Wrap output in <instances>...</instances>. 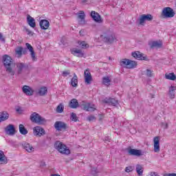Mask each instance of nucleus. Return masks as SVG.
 I'll list each match as a JSON object with an SVG mask.
<instances>
[{
  "instance_id": "obj_1",
  "label": "nucleus",
  "mask_w": 176,
  "mask_h": 176,
  "mask_svg": "<svg viewBox=\"0 0 176 176\" xmlns=\"http://www.w3.org/2000/svg\"><path fill=\"white\" fill-rule=\"evenodd\" d=\"M3 64L6 68V72L11 75V76H14V74H16V72L13 70V67L15 65L13 58H12L9 55L5 54L3 56Z\"/></svg>"
},
{
  "instance_id": "obj_2",
  "label": "nucleus",
  "mask_w": 176,
  "mask_h": 176,
  "mask_svg": "<svg viewBox=\"0 0 176 176\" xmlns=\"http://www.w3.org/2000/svg\"><path fill=\"white\" fill-rule=\"evenodd\" d=\"M30 120L32 123H36L37 124H45L47 122L46 119L36 112H34L30 115Z\"/></svg>"
},
{
  "instance_id": "obj_3",
  "label": "nucleus",
  "mask_w": 176,
  "mask_h": 176,
  "mask_svg": "<svg viewBox=\"0 0 176 176\" xmlns=\"http://www.w3.org/2000/svg\"><path fill=\"white\" fill-rule=\"evenodd\" d=\"M100 38L104 42H108L109 43H113L115 41H116V37L113 32L111 31H107L104 32L101 36Z\"/></svg>"
},
{
  "instance_id": "obj_4",
  "label": "nucleus",
  "mask_w": 176,
  "mask_h": 176,
  "mask_svg": "<svg viewBox=\"0 0 176 176\" xmlns=\"http://www.w3.org/2000/svg\"><path fill=\"white\" fill-rule=\"evenodd\" d=\"M54 147L55 149L58 151V152L63 155H69V153H71L69 148H68L65 144L61 143L59 141L55 142Z\"/></svg>"
},
{
  "instance_id": "obj_5",
  "label": "nucleus",
  "mask_w": 176,
  "mask_h": 176,
  "mask_svg": "<svg viewBox=\"0 0 176 176\" xmlns=\"http://www.w3.org/2000/svg\"><path fill=\"white\" fill-rule=\"evenodd\" d=\"M162 16L164 19H171L175 16V12L173 8L166 7L162 10Z\"/></svg>"
},
{
  "instance_id": "obj_6",
  "label": "nucleus",
  "mask_w": 176,
  "mask_h": 176,
  "mask_svg": "<svg viewBox=\"0 0 176 176\" xmlns=\"http://www.w3.org/2000/svg\"><path fill=\"white\" fill-rule=\"evenodd\" d=\"M15 65L16 75H21L24 74V71L28 68V65L24 63H16Z\"/></svg>"
},
{
  "instance_id": "obj_7",
  "label": "nucleus",
  "mask_w": 176,
  "mask_h": 176,
  "mask_svg": "<svg viewBox=\"0 0 176 176\" xmlns=\"http://www.w3.org/2000/svg\"><path fill=\"white\" fill-rule=\"evenodd\" d=\"M54 127L56 131H65V130L68 129V124L63 121H56Z\"/></svg>"
},
{
  "instance_id": "obj_8",
  "label": "nucleus",
  "mask_w": 176,
  "mask_h": 176,
  "mask_svg": "<svg viewBox=\"0 0 176 176\" xmlns=\"http://www.w3.org/2000/svg\"><path fill=\"white\" fill-rule=\"evenodd\" d=\"M152 20H153V16H152V14H142L140 16L139 24L144 25L146 21H152Z\"/></svg>"
},
{
  "instance_id": "obj_9",
  "label": "nucleus",
  "mask_w": 176,
  "mask_h": 176,
  "mask_svg": "<svg viewBox=\"0 0 176 176\" xmlns=\"http://www.w3.org/2000/svg\"><path fill=\"white\" fill-rule=\"evenodd\" d=\"M33 133L36 137H42V135H45V134H46V131H45V129L40 126H36L34 127Z\"/></svg>"
},
{
  "instance_id": "obj_10",
  "label": "nucleus",
  "mask_w": 176,
  "mask_h": 176,
  "mask_svg": "<svg viewBox=\"0 0 176 176\" xmlns=\"http://www.w3.org/2000/svg\"><path fill=\"white\" fill-rule=\"evenodd\" d=\"M84 78L86 85L91 84V80H93V78L91 77V74L90 73V70L89 69L85 70Z\"/></svg>"
},
{
  "instance_id": "obj_11",
  "label": "nucleus",
  "mask_w": 176,
  "mask_h": 176,
  "mask_svg": "<svg viewBox=\"0 0 176 176\" xmlns=\"http://www.w3.org/2000/svg\"><path fill=\"white\" fill-rule=\"evenodd\" d=\"M154 142V152L155 153H158L160 152V138L159 136H156L153 138Z\"/></svg>"
},
{
  "instance_id": "obj_12",
  "label": "nucleus",
  "mask_w": 176,
  "mask_h": 176,
  "mask_svg": "<svg viewBox=\"0 0 176 176\" xmlns=\"http://www.w3.org/2000/svg\"><path fill=\"white\" fill-rule=\"evenodd\" d=\"M6 134L8 135H14L16 134V129L14 125L9 124L5 128Z\"/></svg>"
},
{
  "instance_id": "obj_13",
  "label": "nucleus",
  "mask_w": 176,
  "mask_h": 176,
  "mask_svg": "<svg viewBox=\"0 0 176 176\" xmlns=\"http://www.w3.org/2000/svg\"><path fill=\"white\" fill-rule=\"evenodd\" d=\"M82 109L88 112H94L96 110V105L90 103H85L82 104Z\"/></svg>"
},
{
  "instance_id": "obj_14",
  "label": "nucleus",
  "mask_w": 176,
  "mask_h": 176,
  "mask_svg": "<svg viewBox=\"0 0 176 176\" xmlns=\"http://www.w3.org/2000/svg\"><path fill=\"white\" fill-rule=\"evenodd\" d=\"M25 46L28 50H29V52H30V56L32 61H36V56H35V51L34 50V47H32V45H31V44L28 43H26Z\"/></svg>"
},
{
  "instance_id": "obj_15",
  "label": "nucleus",
  "mask_w": 176,
  "mask_h": 176,
  "mask_svg": "<svg viewBox=\"0 0 176 176\" xmlns=\"http://www.w3.org/2000/svg\"><path fill=\"white\" fill-rule=\"evenodd\" d=\"M102 102H104V104H109V105H113V107H116L119 104L118 100L112 98H106L102 100Z\"/></svg>"
},
{
  "instance_id": "obj_16",
  "label": "nucleus",
  "mask_w": 176,
  "mask_h": 176,
  "mask_svg": "<svg viewBox=\"0 0 176 176\" xmlns=\"http://www.w3.org/2000/svg\"><path fill=\"white\" fill-rule=\"evenodd\" d=\"M132 56L134 58H136V60H144V61L148 60V58L146 56H144V54L138 51L132 52Z\"/></svg>"
},
{
  "instance_id": "obj_17",
  "label": "nucleus",
  "mask_w": 176,
  "mask_h": 176,
  "mask_svg": "<svg viewBox=\"0 0 176 176\" xmlns=\"http://www.w3.org/2000/svg\"><path fill=\"white\" fill-rule=\"evenodd\" d=\"M128 153L129 155H131V156H142V151H141V150H137L131 148L128 149Z\"/></svg>"
},
{
  "instance_id": "obj_18",
  "label": "nucleus",
  "mask_w": 176,
  "mask_h": 176,
  "mask_svg": "<svg viewBox=\"0 0 176 176\" xmlns=\"http://www.w3.org/2000/svg\"><path fill=\"white\" fill-rule=\"evenodd\" d=\"M22 91L26 96H33L34 90L28 85H24L22 87Z\"/></svg>"
},
{
  "instance_id": "obj_19",
  "label": "nucleus",
  "mask_w": 176,
  "mask_h": 176,
  "mask_svg": "<svg viewBox=\"0 0 176 176\" xmlns=\"http://www.w3.org/2000/svg\"><path fill=\"white\" fill-rule=\"evenodd\" d=\"M91 16L96 23H102V19H101V16L98 12H96V11H91Z\"/></svg>"
},
{
  "instance_id": "obj_20",
  "label": "nucleus",
  "mask_w": 176,
  "mask_h": 176,
  "mask_svg": "<svg viewBox=\"0 0 176 176\" xmlns=\"http://www.w3.org/2000/svg\"><path fill=\"white\" fill-rule=\"evenodd\" d=\"M85 12L83 11H80V13H78V19H79L80 20L78 21V24H80V25H83L84 24H85L86 21H85Z\"/></svg>"
},
{
  "instance_id": "obj_21",
  "label": "nucleus",
  "mask_w": 176,
  "mask_h": 176,
  "mask_svg": "<svg viewBox=\"0 0 176 176\" xmlns=\"http://www.w3.org/2000/svg\"><path fill=\"white\" fill-rule=\"evenodd\" d=\"M39 24L41 30H47L50 25V23H49V21L46 19L41 20Z\"/></svg>"
},
{
  "instance_id": "obj_22",
  "label": "nucleus",
  "mask_w": 176,
  "mask_h": 176,
  "mask_svg": "<svg viewBox=\"0 0 176 176\" xmlns=\"http://www.w3.org/2000/svg\"><path fill=\"white\" fill-rule=\"evenodd\" d=\"M162 46H163V43H162V41H153L151 44H150V47L151 49H155V47L156 49H160V47H162Z\"/></svg>"
},
{
  "instance_id": "obj_23",
  "label": "nucleus",
  "mask_w": 176,
  "mask_h": 176,
  "mask_svg": "<svg viewBox=\"0 0 176 176\" xmlns=\"http://www.w3.org/2000/svg\"><path fill=\"white\" fill-rule=\"evenodd\" d=\"M0 164H8V157L3 151L0 150Z\"/></svg>"
},
{
  "instance_id": "obj_24",
  "label": "nucleus",
  "mask_w": 176,
  "mask_h": 176,
  "mask_svg": "<svg viewBox=\"0 0 176 176\" xmlns=\"http://www.w3.org/2000/svg\"><path fill=\"white\" fill-rule=\"evenodd\" d=\"M27 21L28 24H29L30 27H31L32 28H35V27H36V23H35V19L31 16L28 15Z\"/></svg>"
},
{
  "instance_id": "obj_25",
  "label": "nucleus",
  "mask_w": 176,
  "mask_h": 176,
  "mask_svg": "<svg viewBox=\"0 0 176 176\" xmlns=\"http://www.w3.org/2000/svg\"><path fill=\"white\" fill-rule=\"evenodd\" d=\"M9 119V114L8 111H2L0 112V123L1 122H5V120H8Z\"/></svg>"
},
{
  "instance_id": "obj_26",
  "label": "nucleus",
  "mask_w": 176,
  "mask_h": 176,
  "mask_svg": "<svg viewBox=\"0 0 176 176\" xmlns=\"http://www.w3.org/2000/svg\"><path fill=\"white\" fill-rule=\"evenodd\" d=\"M175 90H176V87L175 86H170L169 87V91L168 94L170 98L171 99L175 98Z\"/></svg>"
},
{
  "instance_id": "obj_27",
  "label": "nucleus",
  "mask_w": 176,
  "mask_h": 176,
  "mask_svg": "<svg viewBox=\"0 0 176 176\" xmlns=\"http://www.w3.org/2000/svg\"><path fill=\"white\" fill-rule=\"evenodd\" d=\"M23 146L24 149H25V151H27V152H28L29 153H31V152H34V151H35V148L32 147V146L29 143H24L23 144Z\"/></svg>"
},
{
  "instance_id": "obj_28",
  "label": "nucleus",
  "mask_w": 176,
  "mask_h": 176,
  "mask_svg": "<svg viewBox=\"0 0 176 176\" xmlns=\"http://www.w3.org/2000/svg\"><path fill=\"white\" fill-rule=\"evenodd\" d=\"M135 67H137V62L129 59L126 68L133 69V68H135Z\"/></svg>"
},
{
  "instance_id": "obj_29",
  "label": "nucleus",
  "mask_w": 176,
  "mask_h": 176,
  "mask_svg": "<svg viewBox=\"0 0 176 176\" xmlns=\"http://www.w3.org/2000/svg\"><path fill=\"white\" fill-rule=\"evenodd\" d=\"M71 85L72 87H78V76H76V74H74V76L71 80Z\"/></svg>"
},
{
  "instance_id": "obj_30",
  "label": "nucleus",
  "mask_w": 176,
  "mask_h": 176,
  "mask_svg": "<svg viewBox=\"0 0 176 176\" xmlns=\"http://www.w3.org/2000/svg\"><path fill=\"white\" fill-rule=\"evenodd\" d=\"M72 54L76 57H83V52L80 50L75 49L72 51Z\"/></svg>"
},
{
  "instance_id": "obj_31",
  "label": "nucleus",
  "mask_w": 176,
  "mask_h": 176,
  "mask_svg": "<svg viewBox=\"0 0 176 176\" xmlns=\"http://www.w3.org/2000/svg\"><path fill=\"white\" fill-rule=\"evenodd\" d=\"M69 107L73 109H75L77 107H79V102H78V100L72 99L69 102Z\"/></svg>"
},
{
  "instance_id": "obj_32",
  "label": "nucleus",
  "mask_w": 176,
  "mask_h": 176,
  "mask_svg": "<svg viewBox=\"0 0 176 176\" xmlns=\"http://www.w3.org/2000/svg\"><path fill=\"white\" fill-rule=\"evenodd\" d=\"M37 94L41 96H46L47 94V88L46 87H42L38 89Z\"/></svg>"
},
{
  "instance_id": "obj_33",
  "label": "nucleus",
  "mask_w": 176,
  "mask_h": 176,
  "mask_svg": "<svg viewBox=\"0 0 176 176\" xmlns=\"http://www.w3.org/2000/svg\"><path fill=\"white\" fill-rule=\"evenodd\" d=\"M19 132L23 135H25L26 134H28V131L27 130V129H25V127L24 126V125L23 124H19Z\"/></svg>"
},
{
  "instance_id": "obj_34",
  "label": "nucleus",
  "mask_w": 176,
  "mask_h": 176,
  "mask_svg": "<svg viewBox=\"0 0 176 176\" xmlns=\"http://www.w3.org/2000/svg\"><path fill=\"white\" fill-rule=\"evenodd\" d=\"M102 83L104 86H110L111 85V79L109 76H104L102 78Z\"/></svg>"
},
{
  "instance_id": "obj_35",
  "label": "nucleus",
  "mask_w": 176,
  "mask_h": 176,
  "mask_svg": "<svg viewBox=\"0 0 176 176\" xmlns=\"http://www.w3.org/2000/svg\"><path fill=\"white\" fill-rule=\"evenodd\" d=\"M15 53L18 58H20L23 56V47H18L15 50Z\"/></svg>"
},
{
  "instance_id": "obj_36",
  "label": "nucleus",
  "mask_w": 176,
  "mask_h": 176,
  "mask_svg": "<svg viewBox=\"0 0 176 176\" xmlns=\"http://www.w3.org/2000/svg\"><path fill=\"white\" fill-rule=\"evenodd\" d=\"M166 78L168 79L169 80H175L176 79V76L174 73H169V74H166L165 75Z\"/></svg>"
},
{
  "instance_id": "obj_37",
  "label": "nucleus",
  "mask_w": 176,
  "mask_h": 176,
  "mask_svg": "<svg viewBox=\"0 0 176 176\" xmlns=\"http://www.w3.org/2000/svg\"><path fill=\"white\" fill-rule=\"evenodd\" d=\"M129 63V59L124 58L120 61V65L121 67H124L125 68H127V63Z\"/></svg>"
},
{
  "instance_id": "obj_38",
  "label": "nucleus",
  "mask_w": 176,
  "mask_h": 176,
  "mask_svg": "<svg viewBox=\"0 0 176 176\" xmlns=\"http://www.w3.org/2000/svg\"><path fill=\"white\" fill-rule=\"evenodd\" d=\"M56 112L58 113H63V112H64V104L60 103L56 107Z\"/></svg>"
},
{
  "instance_id": "obj_39",
  "label": "nucleus",
  "mask_w": 176,
  "mask_h": 176,
  "mask_svg": "<svg viewBox=\"0 0 176 176\" xmlns=\"http://www.w3.org/2000/svg\"><path fill=\"white\" fill-rule=\"evenodd\" d=\"M136 172L138 173V175H142V173H144V169H142V166L141 165L136 166Z\"/></svg>"
},
{
  "instance_id": "obj_40",
  "label": "nucleus",
  "mask_w": 176,
  "mask_h": 176,
  "mask_svg": "<svg viewBox=\"0 0 176 176\" xmlns=\"http://www.w3.org/2000/svg\"><path fill=\"white\" fill-rule=\"evenodd\" d=\"M78 43L82 49H87L89 47V44L86 43V41H80Z\"/></svg>"
},
{
  "instance_id": "obj_41",
  "label": "nucleus",
  "mask_w": 176,
  "mask_h": 176,
  "mask_svg": "<svg viewBox=\"0 0 176 176\" xmlns=\"http://www.w3.org/2000/svg\"><path fill=\"white\" fill-rule=\"evenodd\" d=\"M71 120L73 122H78V116H76V114L75 113H72V114H71Z\"/></svg>"
},
{
  "instance_id": "obj_42",
  "label": "nucleus",
  "mask_w": 176,
  "mask_h": 176,
  "mask_svg": "<svg viewBox=\"0 0 176 176\" xmlns=\"http://www.w3.org/2000/svg\"><path fill=\"white\" fill-rule=\"evenodd\" d=\"M144 74H145L148 78H152V71H151V69H147L146 72H144Z\"/></svg>"
},
{
  "instance_id": "obj_43",
  "label": "nucleus",
  "mask_w": 176,
  "mask_h": 176,
  "mask_svg": "<svg viewBox=\"0 0 176 176\" xmlns=\"http://www.w3.org/2000/svg\"><path fill=\"white\" fill-rule=\"evenodd\" d=\"M69 74H71V71H69V70H66V71H63V72L62 75H63V76H64V77H67V76H68V75H69Z\"/></svg>"
},
{
  "instance_id": "obj_44",
  "label": "nucleus",
  "mask_w": 176,
  "mask_h": 176,
  "mask_svg": "<svg viewBox=\"0 0 176 176\" xmlns=\"http://www.w3.org/2000/svg\"><path fill=\"white\" fill-rule=\"evenodd\" d=\"M25 31L27 32L28 35H30L31 36L34 35V32H32V31L30 30L28 28H25Z\"/></svg>"
},
{
  "instance_id": "obj_45",
  "label": "nucleus",
  "mask_w": 176,
  "mask_h": 176,
  "mask_svg": "<svg viewBox=\"0 0 176 176\" xmlns=\"http://www.w3.org/2000/svg\"><path fill=\"white\" fill-rule=\"evenodd\" d=\"M126 173H131L133 171V168L131 166H128L125 168Z\"/></svg>"
},
{
  "instance_id": "obj_46",
  "label": "nucleus",
  "mask_w": 176,
  "mask_h": 176,
  "mask_svg": "<svg viewBox=\"0 0 176 176\" xmlns=\"http://www.w3.org/2000/svg\"><path fill=\"white\" fill-rule=\"evenodd\" d=\"M94 119H96V117H94V116H90L87 118V120H89V122H92Z\"/></svg>"
},
{
  "instance_id": "obj_47",
  "label": "nucleus",
  "mask_w": 176,
  "mask_h": 176,
  "mask_svg": "<svg viewBox=\"0 0 176 176\" xmlns=\"http://www.w3.org/2000/svg\"><path fill=\"white\" fill-rule=\"evenodd\" d=\"M80 36H85V30H81L79 32Z\"/></svg>"
},
{
  "instance_id": "obj_48",
  "label": "nucleus",
  "mask_w": 176,
  "mask_h": 176,
  "mask_svg": "<svg viewBox=\"0 0 176 176\" xmlns=\"http://www.w3.org/2000/svg\"><path fill=\"white\" fill-rule=\"evenodd\" d=\"M0 41H1V42H5V38H3L2 33H0Z\"/></svg>"
},
{
  "instance_id": "obj_49",
  "label": "nucleus",
  "mask_w": 176,
  "mask_h": 176,
  "mask_svg": "<svg viewBox=\"0 0 176 176\" xmlns=\"http://www.w3.org/2000/svg\"><path fill=\"white\" fill-rule=\"evenodd\" d=\"M148 176H159L156 173L151 172L150 174L148 175Z\"/></svg>"
},
{
  "instance_id": "obj_50",
  "label": "nucleus",
  "mask_w": 176,
  "mask_h": 176,
  "mask_svg": "<svg viewBox=\"0 0 176 176\" xmlns=\"http://www.w3.org/2000/svg\"><path fill=\"white\" fill-rule=\"evenodd\" d=\"M27 54V49L23 48L22 54Z\"/></svg>"
},
{
  "instance_id": "obj_51",
  "label": "nucleus",
  "mask_w": 176,
  "mask_h": 176,
  "mask_svg": "<svg viewBox=\"0 0 176 176\" xmlns=\"http://www.w3.org/2000/svg\"><path fill=\"white\" fill-rule=\"evenodd\" d=\"M45 166H46V163L45 162H41V167H45Z\"/></svg>"
},
{
  "instance_id": "obj_52",
  "label": "nucleus",
  "mask_w": 176,
  "mask_h": 176,
  "mask_svg": "<svg viewBox=\"0 0 176 176\" xmlns=\"http://www.w3.org/2000/svg\"><path fill=\"white\" fill-rule=\"evenodd\" d=\"M51 176H61V175H60L58 174H52V175H51Z\"/></svg>"
},
{
  "instance_id": "obj_53",
  "label": "nucleus",
  "mask_w": 176,
  "mask_h": 176,
  "mask_svg": "<svg viewBox=\"0 0 176 176\" xmlns=\"http://www.w3.org/2000/svg\"><path fill=\"white\" fill-rule=\"evenodd\" d=\"M82 2L83 3H86V2H87V0H82Z\"/></svg>"
},
{
  "instance_id": "obj_54",
  "label": "nucleus",
  "mask_w": 176,
  "mask_h": 176,
  "mask_svg": "<svg viewBox=\"0 0 176 176\" xmlns=\"http://www.w3.org/2000/svg\"><path fill=\"white\" fill-rule=\"evenodd\" d=\"M104 141H109V138H106L104 139Z\"/></svg>"
},
{
  "instance_id": "obj_55",
  "label": "nucleus",
  "mask_w": 176,
  "mask_h": 176,
  "mask_svg": "<svg viewBox=\"0 0 176 176\" xmlns=\"http://www.w3.org/2000/svg\"><path fill=\"white\" fill-rule=\"evenodd\" d=\"M168 126V124H165V129H167Z\"/></svg>"
},
{
  "instance_id": "obj_56",
  "label": "nucleus",
  "mask_w": 176,
  "mask_h": 176,
  "mask_svg": "<svg viewBox=\"0 0 176 176\" xmlns=\"http://www.w3.org/2000/svg\"><path fill=\"white\" fill-rule=\"evenodd\" d=\"M16 111L19 112V109H16Z\"/></svg>"
}]
</instances>
